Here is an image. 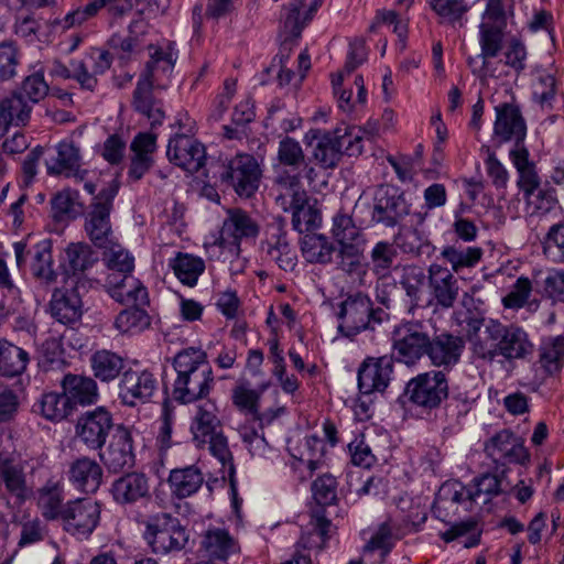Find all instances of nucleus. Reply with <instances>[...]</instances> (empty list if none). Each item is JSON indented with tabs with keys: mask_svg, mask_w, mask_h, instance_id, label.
Returning <instances> with one entry per match:
<instances>
[{
	"mask_svg": "<svg viewBox=\"0 0 564 564\" xmlns=\"http://www.w3.org/2000/svg\"><path fill=\"white\" fill-rule=\"evenodd\" d=\"M56 155L46 161L50 175H76L80 166L79 148L72 140H63L55 147Z\"/></svg>",
	"mask_w": 564,
	"mask_h": 564,
	"instance_id": "nucleus-32",
	"label": "nucleus"
},
{
	"mask_svg": "<svg viewBox=\"0 0 564 564\" xmlns=\"http://www.w3.org/2000/svg\"><path fill=\"white\" fill-rule=\"evenodd\" d=\"M24 469V462L19 454L13 451H0V481L18 506L31 495Z\"/></svg>",
	"mask_w": 564,
	"mask_h": 564,
	"instance_id": "nucleus-14",
	"label": "nucleus"
},
{
	"mask_svg": "<svg viewBox=\"0 0 564 564\" xmlns=\"http://www.w3.org/2000/svg\"><path fill=\"white\" fill-rule=\"evenodd\" d=\"M67 478L78 491L94 494L102 482V468L95 459L83 456L69 464Z\"/></svg>",
	"mask_w": 564,
	"mask_h": 564,
	"instance_id": "nucleus-25",
	"label": "nucleus"
},
{
	"mask_svg": "<svg viewBox=\"0 0 564 564\" xmlns=\"http://www.w3.org/2000/svg\"><path fill=\"white\" fill-rule=\"evenodd\" d=\"M32 106L17 93L0 100V116L7 127L25 126L30 119Z\"/></svg>",
	"mask_w": 564,
	"mask_h": 564,
	"instance_id": "nucleus-47",
	"label": "nucleus"
},
{
	"mask_svg": "<svg viewBox=\"0 0 564 564\" xmlns=\"http://www.w3.org/2000/svg\"><path fill=\"white\" fill-rule=\"evenodd\" d=\"M214 387L212 367H204L186 378H176L173 384L174 399L181 403H192L205 398Z\"/></svg>",
	"mask_w": 564,
	"mask_h": 564,
	"instance_id": "nucleus-23",
	"label": "nucleus"
},
{
	"mask_svg": "<svg viewBox=\"0 0 564 564\" xmlns=\"http://www.w3.org/2000/svg\"><path fill=\"white\" fill-rule=\"evenodd\" d=\"M500 356L507 361L525 359L531 356L534 345L528 333L517 325H505L500 323Z\"/></svg>",
	"mask_w": 564,
	"mask_h": 564,
	"instance_id": "nucleus-24",
	"label": "nucleus"
},
{
	"mask_svg": "<svg viewBox=\"0 0 564 564\" xmlns=\"http://www.w3.org/2000/svg\"><path fill=\"white\" fill-rule=\"evenodd\" d=\"M151 410L159 414L153 423V433L156 434V442L163 449L170 447L172 434L173 410L165 391L159 393L158 401H151Z\"/></svg>",
	"mask_w": 564,
	"mask_h": 564,
	"instance_id": "nucleus-37",
	"label": "nucleus"
},
{
	"mask_svg": "<svg viewBox=\"0 0 564 564\" xmlns=\"http://www.w3.org/2000/svg\"><path fill=\"white\" fill-rule=\"evenodd\" d=\"M63 502V490L55 482H47L40 489L39 507L42 516L47 520L63 519L65 506Z\"/></svg>",
	"mask_w": 564,
	"mask_h": 564,
	"instance_id": "nucleus-50",
	"label": "nucleus"
},
{
	"mask_svg": "<svg viewBox=\"0 0 564 564\" xmlns=\"http://www.w3.org/2000/svg\"><path fill=\"white\" fill-rule=\"evenodd\" d=\"M78 193L65 189L57 193L52 199L53 217L57 221L75 218L79 214L77 208Z\"/></svg>",
	"mask_w": 564,
	"mask_h": 564,
	"instance_id": "nucleus-64",
	"label": "nucleus"
},
{
	"mask_svg": "<svg viewBox=\"0 0 564 564\" xmlns=\"http://www.w3.org/2000/svg\"><path fill=\"white\" fill-rule=\"evenodd\" d=\"M484 256V249L478 246L446 245L441 249L440 258L451 267L452 273H460L475 268Z\"/></svg>",
	"mask_w": 564,
	"mask_h": 564,
	"instance_id": "nucleus-31",
	"label": "nucleus"
},
{
	"mask_svg": "<svg viewBox=\"0 0 564 564\" xmlns=\"http://www.w3.org/2000/svg\"><path fill=\"white\" fill-rule=\"evenodd\" d=\"M533 95L541 106H551L556 95V79L551 70L543 67L535 68Z\"/></svg>",
	"mask_w": 564,
	"mask_h": 564,
	"instance_id": "nucleus-57",
	"label": "nucleus"
},
{
	"mask_svg": "<svg viewBox=\"0 0 564 564\" xmlns=\"http://www.w3.org/2000/svg\"><path fill=\"white\" fill-rule=\"evenodd\" d=\"M170 160L184 171L193 174L199 171L206 161L205 147L187 134H177L167 147Z\"/></svg>",
	"mask_w": 564,
	"mask_h": 564,
	"instance_id": "nucleus-18",
	"label": "nucleus"
},
{
	"mask_svg": "<svg viewBox=\"0 0 564 564\" xmlns=\"http://www.w3.org/2000/svg\"><path fill=\"white\" fill-rule=\"evenodd\" d=\"M118 193L115 183L102 188L90 203L85 215V232L95 247L101 249L116 240L113 235L110 213L113 199Z\"/></svg>",
	"mask_w": 564,
	"mask_h": 564,
	"instance_id": "nucleus-2",
	"label": "nucleus"
},
{
	"mask_svg": "<svg viewBox=\"0 0 564 564\" xmlns=\"http://www.w3.org/2000/svg\"><path fill=\"white\" fill-rule=\"evenodd\" d=\"M258 223L245 210L236 208L227 212L221 230L220 243L238 254L242 240L254 239L259 235Z\"/></svg>",
	"mask_w": 564,
	"mask_h": 564,
	"instance_id": "nucleus-13",
	"label": "nucleus"
},
{
	"mask_svg": "<svg viewBox=\"0 0 564 564\" xmlns=\"http://www.w3.org/2000/svg\"><path fill=\"white\" fill-rule=\"evenodd\" d=\"M33 408L35 412L52 422H61L75 412L63 390L61 393H44Z\"/></svg>",
	"mask_w": 564,
	"mask_h": 564,
	"instance_id": "nucleus-39",
	"label": "nucleus"
},
{
	"mask_svg": "<svg viewBox=\"0 0 564 564\" xmlns=\"http://www.w3.org/2000/svg\"><path fill=\"white\" fill-rule=\"evenodd\" d=\"M144 539L154 553H169L183 550L189 533L181 521L167 512H159L148 518Z\"/></svg>",
	"mask_w": 564,
	"mask_h": 564,
	"instance_id": "nucleus-3",
	"label": "nucleus"
},
{
	"mask_svg": "<svg viewBox=\"0 0 564 564\" xmlns=\"http://www.w3.org/2000/svg\"><path fill=\"white\" fill-rule=\"evenodd\" d=\"M430 335L417 322L397 325L392 332V349L400 362L415 365L426 352Z\"/></svg>",
	"mask_w": 564,
	"mask_h": 564,
	"instance_id": "nucleus-5",
	"label": "nucleus"
},
{
	"mask_svg": "<svg viewBox=\"0 0 564 564\" xmlns=\"http://www.w3.org/2000/svg\"><path fill=\"white\" fill-rule=\"evenodd\" d=\"M343 74L337 78H333L334 95L337 98L338 107L341 111L350 113L357 105H364L367 100V90L365 88L364 78L361 75L355 77L354 84L357 89V95L354 97L350 89L341 88Z\"/></svg>",
	"mask_w": 564,
	"mask_h": 564,
	"instance_id": "nucleus-48",
	"label": "nucleus"
},
{
	"mask_svg": "<svg viewBox=\"0 0 564 564\" xmlns=\"http://www.w3.org/2000/svg\"><path fill=\"white\" fill-rule=\"evenodd\" d=\"M503 25L482 21L479 25L480 56L486 58L496 57L502 48Z\"/></svg>",
	"mask_w": 564,
	"mask_h": 564,
	"instance_id": "nucleus-52",
	"label": "nucleus"
},
{
	"mask_svg": "<svg viewBox=\"0 0 564 564\" xmlns=\"http://www.w3.org/2000/svg\"><path fill=\"white\" fill-rule=\"evenodd\" d=\"M200 551L212 561L226 562L240 552V545L225 527H209L202 535Z\"/></svg>",
	"mask_w": 564,
	"mask_h": 564,
	"instance_id": "nucleus-21",
	"label": "nucleus"
},
{
	"mask_svg": "<svg viewBox=\"0 0 564 564\" xmlns=\"http://www.w3.org/2000/svg\"><path fill=\"white\" fill-rule=\"evenodd\" d=\"M334 531L335 527L330 520L323 513H314L296 542L295 551L305 553L323 550Z\"/></svg>",
	"mask_w": 564,
	"mask_h": 564,
	"instance_id": "nucleus-27",
	"label": "nucleus"
},
{
	"mask_svg": "<svg viewBox=\"0 0 564 564\" xmlns=\"http://www.w3.org/2000/svg\"><path fill=\"white\" fill-rule=\"evenodd\" d=\"M303 258L310 263H329L333 259L335 247L324 235H305L301 240Z\"/></svg>",
	"mask_w": 564,
	"mask_h": 564,
	"instance_id": "nucleus-42",
	"label": "nucleus"
},
{
	"mask_svg": "<svg viewBox=\"0 0 564 564\" xmlns=\"http://www.w3.org/2000/svg\"><path fill=\"white\" fill-rule=\"evenodd\" d=\"M427 285L431 303L446 310L454 306L459 286L449 268L441 263H431L427 269Z\"/></svg>",
	"mask_w": 564,
	"mask_h": 564,
	"instance_id": "nucleus-17",
	"label": "nucleus"
},
{
	"mask_svg": "<svg viewBox=\"0 0 564 564\" xmlns=\"http://www.w3.org/2000/svg\"><path fill=\"white\" fill-rule=\"evenodd\" d=\"M170 267L178 281L189 288L197 284L198 278L205 271V262L202 258L183 252H178L170 261Z\"/></svg>",
	"mask_w": 564,
	"mask_h": 564,
	"instance_id": "nucleus-40",
	"label": "nucleus"
},
{
	"mask_svg": "<svg viewBox=\"0 0 564 564\" xmlns=\"http://www.w3.org/2000/svg\"><path fill=\"white\" fill-rule=\"evenodd\" d=\"M52 316L59 323H77L83 315V302L78 288L55 290L50 302Z\"/></svg>",
	"mask_w": 564,
	"mask_h": 564,
	"instance_id": "nucleus-26",
	"label": "nucleus"
},
{
	"mask_svg": "<svg viewBox=\"0 0 564 564\" xmlns=\"http://www.w3.org/2000/svg\"><path fill=\"white\" fill-rule=\"evenodd\" d=\"M415 520H405L400 522L394 517H389L382 522L376 533L371 536L365 546V554L379 550L382 556H386L394 546L395 541L403 536L419 532L425 523L424 513L416 514Z\"/></svg>",
	"mask_w": 564,
	"mask_h": 564,
	"instance_id": "nucleus-11",
	"label": "nucleus"
},
{
	"mask_svg": "<svg viewBox=\"0 0 564 564\" xmlns=\"http://www.w3.org/2000/svg\"><path fill=\"white\" fill-rule=\"evenodd\" d=\"M330 134L336 139L341 155L344 153L349 156L361 154L365 132L360 127L341 124Z\"/></svg>",
	"mask_w": 564,
	"mask_h": 564,
	"instance_id": "nucleus-51",
	"label": "nucleus"
},
{
	"mask_svg": "<svg viewBox=\"0 0 564 564\" xmlns=\"http://www.w3.org/2000/svg\"><path fill=\"white\" fill-rule=\"evenodd\" d=\"M427 4L437 17L440 24L453 28L466 25L467 14L471 8L467 0H427Z\"/></svg>",
	"mask_w": 564,
	"mask_h": 564,
	"instance_id": "nucleus-34",
	"label": "nucleus"
},
{
	"mask_svg": "<svg viewBox=\"0 0 564 564\" xmlns=\"http://www.w3.org/2000/svg\"><path fill=\"white\" fill-rule=\"evenodd\" d=\"M132 431L138 432L134 426L129 429L124 425H118L109 445L99 454L110 471L118 473L134 464Z\"/></svg>",
	"mask_w": 564,
	"mask_h": 564,
	"instance_id": "nucleus-16",
	"label": "nucleus"
},
{
	"mask_svg": "<svg viewBox=\"0 0 564 564\" xmlns=\"http://www.w3.org/2000/svg\"><path fill=\"white\" fill-rule=\"evenodd\" d=\"M173 367L176 378H186L202 371L204 367H210L207 354L202 348L188 347L178 351L173 358Z\"/></svg>",
	"mask_w": 564,
	"mask_h": 564,
	"instance_id": "nucleus-45",
	"label": "nucleus"
},
{
	"mask_svg": "<svg viewBox=\"0 0 564 564\" xmlns=\"http://www.w3.org/2000/svg\"><path fill=\"white\" fill-rule=\"evenodd\" d=\"M262 170L257 159L238 153L225 165L221 180L228 183L241 197L252 196L259 188Z\"/></svg>",
	"mask_w": 564,
	"mask_h": 564,
	"instance_id": "nucleus-6",
	"label": "nucleus"
},
{
	"mask_svg": "<svg viewBox=\"0 0 564 564\" xmlns=\"http://www.w3.org/2000/svg\"><path fill=\"white\" fill-rule=\"evenodd\" d=\"M22 62V53L12 41L0 43V83L9 82L18 75Z\"/></svg>",
	"mask_w": 564,
	"mask_h": 564,
	"instance_id": "nucleus-55",
	"label": "nucleus"
},
{
	"mask_svg": "<svg viewBox=\"0 0 564 564\" xmlns=\"http://www.w3.org/2000/svg\"><path fill=\"white\" fill-rule=\"evenodd\" d=\"M204 482L200 469L194 465L172 469L169 476L171 492L178 499L193 496Z\"/></svg>",
	"mask_w": 564,
	"mask_h": 564,
	"instance_id": "nucleus-33",
	"label": "nucleus"
},
{
	"mask_svg": "<svg viewBox=\"0 0 564 564\" xmlns=\"http://www.w3.org/2000/svg\"><path fill=\"white\" fill-rule=\"evenodd\" d=\"M313 155L323 169H334L341 159L336 139L330 133L324 134L317 141Z\"/></svg>",
	"mask_w": 564,
	"mask_h": 564,
	"instance_id": "nucleus-60",
	"label": "nucleus"
},
{
	"mask_svg": "<svg viewBox=\"0 0 564 564\" xmlns=\"http://www.w3.org/2000/svg\"><path fill=\"white\" fill-rule=\"evenodd\" d=\"M372 312V303L367 295L356 293L347 296L338 304L336 312L339 332L351 337L367 329Z\"/></svg>",
	"mask_w": 564,
	"mask_h": 564,
	"instance_id": "nucleus-8",
	"label": "nucleus"
},
{
	"mask_svg": "<svg viewBox=\"0 0 564 564\" xmlns=\"http://www.w3.org/2000/svg\"><path fill=\"white\" fill-rule=\"evenodd\" d=\"M324 0H311L308 4L305 0H292L284 7V26L291 34L299 36L305 25L314 18L315 13L322 7Z\"/></svg>",
	"mask_w": 564,
	"mask_h": 564,
	"instance_id": "nucleus-35",
	"label": "nucleus"
},
{
	"mask_svg": "<svg viewBox=\"0 0 564 564\" xmlns=\"http://www.w3.org/2000/svg\"><path fill=\"white\" fill-rule=\"evenodd\" d=\"M139 0H91L84 8L77 9L65 17L66 26L79 25L95 17L100 9L106 8L109 14L122 17L130 12Z\"/></svg>",
	"mask_w": 564,
	"mask_h": 564,
	"instance_id": "nucleus-29",
	"label": "nucleus"
},
{
	"mask_svg": "<svg viewBox=\"0 0 564 564\" xmlns=\"http://www.w3.org/2000/svg\"><path fill=\"white\" fill-rule=\"evenodd\" d=\"M410 400L422 408H437L448 395V382L443 370H431L412 378L406 387Z\"/></svg>",
	"mask_w": 564,
	"mask_h": 564,
	"instance_id": "nucleus-7",
	"label": "nucleus"
},
{
	"mask_svg": "<svg viewBox=\"0 0 564 564\" xmlns=\"http://www.w3.org/2000/svg\"><path fill=\"white\" fill-rule=\"evenodd\" d=\"M339 246L338 268L350 275L364 274L366 271L361 262L362 250L359 247V241Z\"/></svg>",
	"mask_w": 564,
	"mask_h": 564,
	"instance_id": "nucleus-59",
	"label": "nucleus"
},
{
	"mask_svg": "<svg viewBox=\"0 0 564 564\" xmlns=\"http://www.w3.org/2000/svg\"><path fill=\"white\" fill-rule=\"evenodd\" d=\"M275 202L284 212H290L308 199L307 193L302 186L300 174L282 172L275 178Z\"/></svg>",
	"mask_w": 564,
	"mask_h": 564,
	"instance_id": "nucleus-30",
	"label": "nucleus"
},
{
	"mask_svg": "<svg viewBox=\"0 0 564 564\" xmlns=\"http://www.w3.org/2000/svg\"><path fill=\"white\" fill-rule=\"evenodd\" d=\"M61 387L75 411L78 405L86 406L98 401V387L90 377L67 373L63 377Z\"/></svg>",
	"mask_w": 564,
	"mask_h": 564,
	"instance_id": "nucleus-28",
	"label": "nucleus"
},
{
	"mask_svg": "<svg viewBox=\"0 0 564 564\" xmlns=\"http://www.w3.org/2000/svg\"><path fill=\"white\" fill-rule=\"evenodd\" d=\"M464 347L463 338L451 334H441L434 338L430 337L425 355L434 367L448 371L458 364Z\"/></svg>",
	"mask_w": 564,
	"mask_h": 564,
	"instance_id": "nucleus-20",
	"label": "nucleus"
},
{
	"mask_svg": "<svg viewBox=\"0 0 564 564\" xmlns=\"http://www.w3.org/2000/svg\"><path fill=\"white\" fill-rule=\"evenodd\" d=\"M332 234L339 245L351 243L360 240V229L355 225L351 216L338 212L333 217Z\"/></svg>",
	"mask_w": 564,
	"mask_h": 564,
	"instance_id": "nucleus-63",
	"label": "nucleus"
},
{
	"mask_svg": "<svg viewBox=\"0 0 564 564\" xmlns=\"http://www.w3.org/2000/svg\"><path fill=\"white\" fill-rule=\"evenodd\" d=\"M281 165L299 169L305 163V154L300 142L291 137L280 140L276 153Z\"/></svg>",
	"mask_w": 564,
	"mask_h": 564,
	"instance_id": "nucleus-61",
	"label": "nucleus"
},
{
	"mask_svg": "<svg viewBox=\"0 0 564 564\" xmlns=\"http://www.w3.org/2000/svg\"><path fill=\"white\" fill-rule=\"evenodd\" d=\"M217 404L212 400L199 403L191 423L193 442L199 448L208 447L209 453L219 460L224 475L235 474L234 458L228 440L223 433Z\"/></svg>",
	"mask_w": 564,
	"mask_h": 564,
	"instance_id": "nucleus-1",
	"label": "nucleus"
},
{
	"mask_svg": "<svg viewBox=\"0 0 564 564\" xmlns=\"http://www.w3.org/2000/svg\"><path fill=\"white\" fill-rule=\"evenodd\" d=\"M32 273L41 282L50 284L56 280V272L53 269L52 242L43 240L35 246Z\"/></svg>",
	"mask_w": 564,
	"mask_h": 564,
	"instance_id": "nucleus-49",
	"label": "nucleus"
},
{
	"mask_svg": "<svg viewBox=\"0 0 564 564\" xmlns=\"http://www.w3.org/2000/svg\"><path fill=\"white\" fill-rule=\"evenodd\" d=\"M112 426L110 412L98 406L77 419L75 437L89 449H101Z\"/></svg>",
	"mask_w": 564,
	"mask_h": 564,
	"instance_id": "nucleus-10",
	"label": "nucleus"
},
{
	"mask_svg": "<svg viewBox=\"0 0 564 564\" xmlns=\"http://www.w3.org/2000/svg\"><path fill=\"white\" fill-rule=\"evenodd\" d=\"M543 253L554 263H564V223L551 226L543 241Z\"/></svg>",
	"mask_w": 564,
	"mask_h": 564,
	"instance_id": "nucleus-62",
	"label": "nucleus"
},
{
	"mask_svg": "<svg viewBox=\"0 0 564 564\" xmlns=\"http://www.w3.org/2000/svg\"><path fill=\"white\" fill-rule=\"evenodd\" d=\"M425 279L424 270L421 267L411 264L403 268L400 283L411 302L416 305L421 301Z\"/></svg>",
	"mask_w": 564,
	"mask_h": 564,
	"instance_id": "nucleus-58",
	"label": "nucleus"
},
{
	"mask_svg": "<svg viewBox=\"0 0 564 564\" xmlns=\"http://www.w3.org/2000/svg\"><path fill=\"white\" fill-rule=\"evenodd\" d=\"M476 502H489L494 497L508 492L510 484L503 474H484L470 485Z\"/></svg>",
	"mask_w": 564,
	"mask_h": 564,
	"instance_id": "nucleus-43",
	"label": "nucleus"
},
{
	"mask_svg": "<svg viewBox=\"0 0 564 564\" xmlns=\"http://www.w3.org/2000/svg\"><path fill=\"white\" fill-rule=\"evenodd\" d=\"M30 361L28 351L0 339V376L13 378L22 375Z\"/></svg>",
	"mask_w": 564,
	"mask_h": 564,
	"instance_id": "nucleus-38",
	"label": "nucleus"
},
{
	"mask_svg": "<svg viewBox=\"0 0 564 564\" xmlns=\"http://www.w3.org/2000/svg\"><path fill=\"white\" fill-rule=\"evenodd\" d=\"M410 213L404 194L391 185H380L373 196L371 219L386 227H394Z\"/></svg>",
	"mask_w": 564,
	"mask_h": 564,
	"instance_id": "nucleus-9",
	"label": "nucleus"
},
{
	"mask_svg": "<svg viewBox=\"0 0 564 564\" xmlns=\"http://www.w3.org/2000/svg\"><path fill=\"white\" fill-rule=\"evenodd\" d=\"M494 133L500 142H523L527 127L518 106L502 104L496 107Z\"/></svg>",
	"mask_w": 564,
	"mask_h": 564,
	"instance_id": "nucleus-22",
	"label": "nucleus"
},
{
	"mask_svg": "<svg viewBox=\"0 0 564 564\" xmlns=\"http://www.w3.org/2000/svg\"><path fill=\"white\" fill-rule=\"evenodd\" d=\"M393 358L391 356L368 357L358 369V388L362 394L383 392L392 378Z\"/></svg>",
	"mask_w": 564,
	"mask_h": 564,
	"instance_id": "nucleus-15",
	"label": "nucleus"
},
{
	"mask_svg": "<svg viewBox=\"0 0 564 564\" xmlns=\"http://www.w3.org/2000/svg\"><path fill=\"white\" fill-rule=\"evenodd\" d=\"M148 62L143 69V89H164L170 82L171 73L177 61L175 44L162 40L147 46Z\"/></svg>",
	"mask_w": 564,
	"mask_h": 564,
	"instance_id": "nucleus-4",
	"label": "nucleus"
},
{
	"mask_svg": "<svg viewBox=\"0 0 564 564\" xmlns=\"http://www.w3.org/2000/svg\"><path fill=\"white\" fill-rule=\"evenodd\" d=\"M397 257V250L387 241L377 242L370 251V270L376 276L391 275V269Z\"/></svg>",
	"mask_w": 564,
	"mask_h": 564,
	"instance_id": "nucleus-53",
	"label": "nucleus"
},
{
	"mask_svg": "<svg viewBox=\"0 0 564 564\" xmlns=\"http://www.w3.org/2000/svg\"><path fill=\"white\" fill-rule=\"evenodd\" d=\"M100 506L91 499H76L66 503L63 512L65 529L70 534L88 538L99 523Z\"/></svg>",
	"mask_w": 564,
	"mask_h": 564,
	"instance_id": "nucleus-12",
	"label": "nucleus"
},
{
	"mask_svg": "<svg viewBox=\"0 0 564 564\" xmlns=\"http://www.w3.org/2000/svg\"><path fill=\"white\" fill-rule=\"evenodd\" d=\"M485 453L496 464L522 463L528 457L522 440L509 430H501L485 443Z\"/></svg>",
	"mask_w": 564,
	"mask_h": 564,
	"instance_id": "nucleus-19",
	"label": "nucleus"
},
{
	"mask_svg": "<svg viewBox=\"0 0 564 564\" xmlns=\"http://www.w3.org/2000/svg\"><path fill=\"white\" fill-rule=\"evenodd\" d=\"M539 364L549 375H554L564 366V337H549L542 340L539 348Z\"/></svg>",
	"mask_w": 564,
	"mask_h": 564,
	"instance_id": "nucleus-44",
	"label": "nucleus"
},
{
	"mask_svg": "<svg viewBox=\"0 0 564 564\" xmlns=\"http://www.w3.org/2000/svg\"><path fill=\"white\" fill-rule=\"evenodd\" d=\"M139 21L134 20L129 25V34L126 37L113 35L108 41V46L113 50L122 63H127L132 58L133 54L138 53L140 46V32Z\"/></svg>",
	"mask_w": 564,
	"mask_h": 564,
	"instance_id": "nucleus-54",
	"label": "nucleus"
},
{
	"mask_svg": "<svg viewBox=\"0 0 564 564\" xmlns=\"http://www.w3.org/2000/svg\"><path fill=\"white\" fill-rule=\"evenodd\" d=\"M97 261L91 247L84 242L70 243L64 251L62 265L73 274L84 272Z\"/></svg>",
	"mask_w": 564,
	"mask_h": 564,
	"instance_id": "nucleus-46",
	"label": "nucleus"
},
{
	"mask_svg": "<svg viewBox=\"0 0 564 564\" xmlns=\"http://www.w3.org/2000/svg\"><path fill=\"white\" fill-rule=\"evenodd\" d=\"M90 367L95 378L109 382L115 380L123 369V358L111 350H96L90 356Z\"/></svg>",
	"mask_w": 564,
	"mask_h": 564,
	"instance_id": "nucleus-41",
	"label": "nucleus"
},
{
	"mask_svg": "<svg viewBox=\"0 0 564 564\" xmlns=\"http://www.w3.org/2000/svg\"><path fill=\"white\" fill-rule=\"evenodd\" d=\"M500 322L490 319L479 335L471 337L474 354L484 360L494 361L500 356Z\"/></svg>",
	"mask_w": 564,
	"mask_h": 564,
	"instance_id": "nucleus-36",
	"label": "nucleus"
},
{
	"mask_svg": "<svg viewBox=\"0 0 564 564\" xmlns=\"http://www.w3.org/2000/svg\"><path fill=\"white\" fill-rule=\"evenodd\" d=\"M292 213V227L300 234L316 230L322 225L321 212L308 203L302 204L290 210Z\"/></svg>",
	"mask_w": 564,
	"mask_h": 564,
	"instance_id": "nucleus-56",
	"label": "nucleus"
}]
</instances>
